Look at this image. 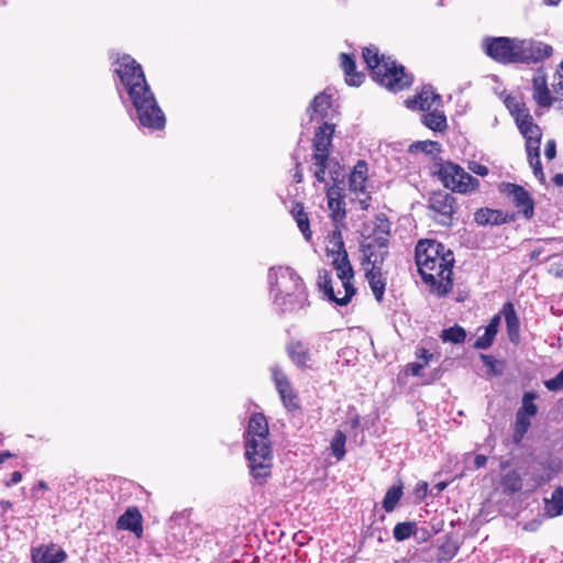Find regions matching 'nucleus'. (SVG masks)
<instances>
[{
  "label": "nucleus",
  "instance_id": "f257e3e1",
  "mask_svg": "<svg viewBox=\"0 0 563 563\" xmlns=\"http://www.w3.org/2000/svg\"><path fill=\"white\" fill-rule=\"evenodd\" d=\"M415 262L422 282L437 297L448 296L454 286L453 252L435 240H419L415 247Z\"/></svg>",
  "mask_w": 563,
  "mask_h": 563
},
{
  "label": "nucleus",
  "instance_id": "f03ea898",
  "mask_svg": "<svg viewBox=\"0 0 563 563\" xmlns=\"http://www.w3.org/2000/svg\"><path fill=\"white\" fill-rule=\"evenodd\" d=\"M244 448L252 476L260 485L265 484L272 474L273 448L264 413L254 412L250 417L244 433Z\"/></svg>",
  "mask_w": 563,
  "mask_h": 563
},
{
  "label": "nucleus",
  "instance_id": "7ed1b4c3",
  "mask_svg": "<svg viewBox=\"0 0 563 563\" xmlns=\"http://www.w3.org/2000/svg\"><path fill=\"white\" fill-rule=\"evenodd\" d=\"M362 56L373 80L387 90L398 92L412 85V75L406 71L405 66L396 63L389 56L380 54L376 46L364 47Z\"/></svg>",
  "mask_w": 563,
  "mask_h": 563
},
{
  "label": "nucleus",
  "instance_id": "20e7f679",
  "mask_svg": "<svg viewBox=\"0 0 563 563\" xmlns=\"http://www.w3.org/2000/svg\"><path fill=\"white\" fill-rule=\"evenodd\" d=\"M114 64V74L119 77L121 85L124 87L130 100L148 92L151 89L144 70L131 55L123 54L119 56Z\"/></svg>",
  "mask_w": 563,
  "mask_h": 563
},
{
  "label": "nucleus",
  "instance_id": "39448f33",
  "mask_svg": "<svg viewBox=\"0 0 563 563\" xmlns=\"http://www.w3.org/2000/svg\"><path fill=\"white\" fill-rule=\"evenodd\" d=\"M519 132L525 139L526 152L528 162L533 170V175L542 183H545V175L543 173L541 159H540V145L542 140V130L534 122L533 117L523 118L516 123Z\"/></svg>",
  "mask_w": 563,
  "mask_h": 563
},
{
  "label": "nucleus",
  "instance_id": "423d86ee",
  "mask_svg": "<svg viewBox=\"0 0 563 563\" xmlns=\"http://www.w3.org/2000/svg\"><path fill=\"white\" fill-rule=\"evenodd\" d=\"M438 178L444 188L452 192L466 195L478 189L479 180L464 170L459 164L453 162H443L439 165L437 172Z\"/></svg>",
  "mask_w": 563,
  "mask_h": 563
},
{
  "label": "nucleus",
  "instance_id": "0eeeda50",
  "mask_svg": "<svg viewBox=\"0 0 563 563\" xmlns=\"http://www.w3.org/2000/svg\"><path fill=\"white\" fill-rule=\"evenodd\" d=\"M142 126L153 131L163 130L166 124V118L158 106V102L152 91L144 92L131 100Z\"/></svg>",
  "mask_w": 563,
  "mask_h": 563
},
{
  "label": "nucleus",
  "instance_id": "6e6552de",
  "mask_svg": "<svg viewBox=\"0 0 563 563\" xmlns=\"http://www.w3.org/2000/svg\"><path fill=\"white\" fill-rule=\"evenodd\" d=\"M484 53L493 60L503 64H518V38L487 36L483 40Z\"/></svg>",
  "mask_w": 563,
  "mask_h": 563
},
{
  "label": "nucleus",
  "instance_id": "1a4fd4ad",
  "mask_svg": "<svg viewBox=\"0 0 563 563\" xmlns=\"http://www.w3.org/2000/svg\"><path fill=\"white\" fill-rule=\"evenodd\" d=\"M457 208L456 198L443 190L432 192L428 200L430 217L444 227L452 225Z\"/></svg>",
  "mask_w": 563,
  "mask_h": 563
},
{
  "label": "nucleus",
  "instance_id": "9d476101",
  "mask_svg": "<svg viewBox=\"0 0 563 563\" xmlns=\"http://www.w3.org/2000/svg\"><path fill=\"white\" fill-rule=\"evenodd\" d=\"M498 190L518 209V213L526 220L533 218L534 199L525 187L515 183H501L498 186Z\"/></svg>",
  "mask_w": 563,
  "mask_h": 563
},
{
  "label": "nucleus",
  "instance_id": "9b49d317",
  "mask_svg": "<svg viewBox=\"0 0 563 563\" xmlns=\"http://www.w3.org/2000/svg\"><path fill=\"white\" fill-rule=\"evenodd\" d=\"M553 54V47L533 38H518V64H538Z\"/></svg>",
  "mask_w": 563,
  "mask_h": 563
},
{
  "label": "nucleus",
  "instance_id": "f8f14e48",
  "mask_svg": "<svg viewBox=\"0 0 563 563\" xmlns=\"http://www.w3.org/2000/svg\"><path fill=\"white\" fill-rule=\"evenodd\" d=\"M332 266L335 269L336 277L341 280V285L344 289V294L340 301H338V305L346 306L356 294V288L353 285L354 271L349 260V255L344 254L341 257H333Z\"/></svg>",
  "mask_w": 563,
  "mask_h": 563
},
{
  "label": "nucleus",
  "instance_id": "ddd939ff",
  "mask_svg": "<svg viewBox=\"0 0 563 563\" xmlns=\"http://www.w3.org/2000/svg\"><path fill=\"white\" fill-rule=\"evenodd\" d=\"M273 380L286 410L289 412L301 410L300 397L287 375L280 369L274 368Z\"/></svg>",
  "mask_w": 563,
  "mask_h": 563
},
{
  "label": "nucleus",
  "instance_id": "4468645a",
  "mask_svg": "<svg viewBox=\"0 0 563 563\" xmlns=\"http://www.w3.org/2000/svg\"><path fill=\"white\" fill-rule=\"evenodd\" d=\"M327 205L330 210V219L334 227H340L346 218V202L343 188L338 184L327 187L325 190Z\"/></svg>",
  "mask_w": 563,
  "mask_h": 563
},
{
  "label": "nucleus",
  "instance_id": "2eb2a0df",
  "mask_svg": "<svg viewBox=\"0 0 563 563\" xmlns=\"http://www.w3.org/2000/svg\"><path fill=\"white\" fill-rule=\"evenodd\" d=\"M389 245H383L378 241H374L369 238H364L361 243V253H362V265H378L383 266L385 260L389 255Z\"/></svg>",
  "mask_w": 563,
  "mask_h": 563
},
{
  "label": "nucleus",
  "instance_id": "dca6fc26",
  "mask_svg": "<svg viewBox=\"0 0 563 563\" xmlns=\"http://www.w3.org/2000/svg\"><path fill=\"white\" fill-rule=\"evenodd\" d=\"M67 553L56 543L40 544L31 549L32 563H64Z\"/></svg>",
  "mask_w": 563,
  "mask_h": 563
},
{
  "label": "nucleus",
  "instance_id": "f3484780",
  "mask_svg": "<svg viewBox=\"0 0 563 563\" xmlns=\"http://www.w3.org/2000/svg\"><path fill=\"white\" fill-rule=\"evenodd\" d=\"M441 101V97L437 93L430 85L423 86L421 90L406 99V107L412 111H430L431 108Z\"/></svg>",
  "mask_w": 563,
  "mask_h": 563
},
{
  "label": "nucleus",
  "instance_id": "a211bd4d",
  "mask_svg": "<svg viewBox=\"0 0 563 563\" xmlns=\"http://www.w3.org/2000/svg\"><path fill=\"white\" fill-rule=\"evenodd\" d=\"M515 220V213L508 214L500 209L483 207L474 212V221L481 227L501 225Z\"/></svg>",
  "mask_w": 563,
  "mask_h": 563
},
{
  "label": "nucleus",
  "instance_id": "6ab92c4d",
  "mask_svg": "<svg viewBox=\"0 0 563 563\" xmlns=\"http://www.w3.org/2000/svg\"><path fill=\"white\" fill-rule=\"evenodd\" d=\"M365 278L369 285V288L378 303L384 299L386 285H387V273L383 272V266L378 265H366Z\"/></svg>",
  "mask_w": 563,
  "mask_h": 563
},
{
  "label": "nucleus",
  "instance_id": "aec40b11",
  "mask_svg": "<svg viewBox=\"0 0 563 563\" xmlns=\"http://www.w3.org/2000/svg\"><path fill=\"white\" fill-rule=\"evenodd\" d=\"M117 528L126 530L140 539L143 536V517L136 507L128 508L117 520Z\"/></svg>",
  "mask_w": 563,
  "mask_h": 563
},
{
  "label": "nucleus",
  "instance_id": "412c9836",
  "mask_svg": "<svg viewBox=\"0 0 563 563\" xmlns=\"http://www.w3.org/2000/svg\"><path fill=\"white\" fill-rule=\"evenodd\" d=\"M286 352L291 362L301 369L312 367V356L309 347L300 340H291L287 346Z\"/></svg>",
  "mask_w": 563,
  "mask_h": 563
},
{
  "label": "nucleus",
  "instance_id": "4be33fe9",
  "mask_svg": "<svg viewBox=\"0 0 563 563\" xmlns=\"http://www.w3.org/2000/svg\"><path fill=\"white\" fill-rule=\"evenodd\" d=\"M532 98L541 108H550L553 104V97L548 87L547 76L538 73L532 78Z\"/></svg>",
  "mask_w": 563,
  "mask_h": 563
},
{
  "label": "nucleus",
  "instance_id": "5701e85b",
  "mask_svg": "<svg viewBox=\"0 0 563 563\" xmlns=\"http://www.w3.org/2000/svg\"><path fill=\"white\" fill-rule=\"evenodd\" d=\"M367 180L368 165L364 159H358L350 174L349 188L355 195H364L366 191Z\"/></svg>",
  "mask_w": 563,
  "mask_h": 563
},
{
  "label": "nucleus",
  "instance_id": "b1692460",
  "mask_svg": "<svg viewBox=\"0 0 563 563\" xmlns=\"http://www.w3.org/2000/svg\"><path fill=\"white\" fill-rule=\"evenodd\" d=\"M334 124L323 122L316 132L312 140V150L313 152H323L331 153L332 150V139L334 134Z\"/></svg>",
  "mask_w": 563,
  "mask_h": 563
},
{
  "label": "nucleus",
  "instance_id": "393cba45",
  "mask_svg": "<svg viewBox=\"0 0 563 563\" xmlns=\"http://www.w3.org/2000/svg\"><path fill=\"white\" fill-rule=\"evenodd\" d=\"M499 313L505 318L507 334L510 342L518 344L520 340V322L514 303L509 301L504 303Z\"/></svg>",
  "mask_w": 563,
  "mask_h": 563
},
{
  "label": "nucleus",
  "instance_id": "a878e982",
  "mask_svg": "<svg viewBox=\"0 0 563 563\" xmlns=\"http://www.w3.org/2000/svg\"><path fill=\"white\" fill-rule=\"evenodd\" d=\"M373 231L366 238L373 239L374 241L383 243V245H389L390 241V221L385 213H379L375 217L373 222Z\"/></svg>",
  "mask_w": 563,
  "mask_h": 563
},
{
  "label": "nucleus",
  "instance_id": "bb28decb",
  "mask_svg": "<svg viewBox=\"0 0 563 563\" xmlns=\"http://www.w3.org/2000/svg\"><path fill=\"white\" fill-rule=\"evenodd\" d=\"M500 313H497L490 319L488 325L485 328L484 334L478 336L477 340L474 342L473 347L477 350H486L490 347L498 333Z\"/></svg>",
  "mask_w": 563,
  "mask_h": 563
},
{
  "label": "nucleus",
  "instance_id": "cd10ccee",
  "mask_svg": "<svg viewBox=\"0 0 563 563\" xmlns=\"http://www.w3.org/2000/svg\"><path fill=\"white\" fill-rule=\"evenodd\" d=\"M332 276L331 272L327 269H320L318 272V279H317V286L318 289L323 294V296L338 305V301H340L341 297V290H338V292L334 291L333 285H332Z\"/></svg>",
  "mask_w": 563,
  "mask_h": 563
},
{
  "label": "nucleus",
  "instance_id": "c85d7f7f",
  "mask_svg": "<svg viewBox=\"0 0 563 563\" xmlns=\"http://www.w3.org/2000/svg\"><path fill=\"white\" fill-rule=\"evenodd\" d=\"M292 218L295 219L300 232L302 233L306 241H311L312 231L310 229V221L308 212H306L303 203L296 201L290 210Z\"/></svg>",
  "mask_w": 563,
  "mask_h": 563
},
{
  "label": "nucleus",
  "instance_id": "c756f323",
  "mask_svg": "<svg viewBox=\"0 0 563 563\" xmlns=\"http://www.w3.org/2000/svg\"><path fill=\"white\" fill-rule=\"evenodd\" d=\"M332 107L331 96L325 92H320L311 100L309 106L310 120L312 121L313 114H318L321 118H325L328 115L329 109Z\"/></svg>",
  "mask_w": 563,
  "mask_h": 563
},
{
  "label": "nucleus",
  "instance_id": "7c9ffc66",
  "mask_svg": "<svg viewBox=\"0 0 563 563\" xmlns=\"http://www.w3.org/2000/svg\"><path fill=\"white\" fill-rule=\"evenodd\" d=\"M328 243L327 253L332 256V258L347 254L340 227H335V229L329 234Z\"/></svg>",
  "mask_w": 563,
  "mask_h": 563
},
{
  "label": "nucleus",
  "instance_id": "2f4dec72",
  "mask_svg": "<svg viewBox=\"0 0 563 563\" xmlns=\"http://www.w3.org/2000/svg\"><path fill=\"white\" fill-rule=\"evenodd\" d=\"M422 123L434 132H444L448 129L445 114L437 109L423 114Z\"/></svg>",
  "mask_w": 563,
  "mask_h": 563
},
{
  "label": "nucleus",
  "instance_id": "473e14b6",
  "mask_svg": "<svg viewBox=\"0 0 563 563\" xmlns=\"http://www.w3.org/2000/svg\"><path fill=\"white\" fill-rule=\"evenodd\" d=\"M505 104L516 123L531 114L526 103L517 97L508 96L505 99Z\"/></svg>",
  "mask_w": 563,
  "mask_h": 563
},
{
  "label": "nucleus",
  "instance_id": "72a5a7b5",
  "mask_svg": "<svg viewBox=\"0 0 563 563\" xmlns=\"http://www.w3.org/2000/svg\"><path fill=\"white\" fill-rule=\"evenodd\" d=\"M404 486L402 483L399 482L396 485H393L389 487L385 494V497L383 499L382 506L386 512H391L395 510L397 504L402 497L404 494Z\"/></svg>",
  "mask_w": 563,
  "mask_h": 563
},
{
  "label": "nucleus",
  "instance_id": "f704fd0d",
  "mask_svg": "<svg viewBox=\"0 0 563 563\" xmlns=\"http://www.w3.org/2000/svg\"><path fill=\"white\" fill-rule=\"evenodd\" d=\"M500 484L505 493L515 494L522 489V477L518 471L512 470L503 475Z\"/></svg>",
  "mask_w": 563,
  "mask_h": 563
},
{
  "label": "nucleus",
  "instance_id": "c9c22d12",
  "mask_svg": "<svg viewBox=\"0 0 563 563\" xmlns=\"http://www.w3.org/2000/svg\"><path fill=\"white\" fill-rule=\"evenodd\" d=\"M545 511L550 517L560 516L563 512V487H556L551 495V499H545Z\"/></svg>",
  "mask_w": 563,
  "mask_h": 563
},
{
  "label": "nucleus",
  "instance_id": "e433bc0d",
  "mask_svg": "<svg viewBox=\"0 0 563 563\" xmlns=\"http://www.w3.org/2000/svg\"><path fill=\"white\" fill-rule=\"evenodd\" d=\"M439 336L443 342L462 344L465 342L467 333L463 327L454 324L450 328L443 329Z\"/></svg>",
  "mask_w": 563,
  "mask_h": 563
},
{
  "label": "nucleus",
  "instance_id": "4c0bfd02",
  "mask_svg": "<svg viewBox=\"0 0 563 563\" xmlns=\"http://www.w3.org/2000/svg\"><path fill=\"white\" fill-rule=\"evenodd\" d=\"M531 427V421L529 417L523 416V413L516 412V421L514 424L512 432V441L516 444H520L523 440L525 435L529 431Z\"/></svg>",
  "mask_w": 563,
  "mask_h": 563
},
{
  "label": "nucleus",
  "instance_id": "58836bf2",
  "mask_svg": "<svg viewBox=\"0 0 563 563\" xmlns=\"http://www.w3.org/2000/svg\"><path fill=\"white\" fill-rule=\"evenodd\" d=\"M538 398V395L533 391H526L522 396L521 407L517 410L518 413H523V416L532 418L538 413V406L534 404V400Z\"/></svg>",
  "mask_w": 563,
  "mask_h": 563
},
{
  "label": "nucleus",
  "instance_id": "ea45409f",
  "mask_svg": "<svg viewBox=\"0 0 563 563\" xmlns=\"http://www.w3.org/2000/svg\"><path fill=\"white\" fill-rule=\"evenodd\" d=\"M417 532V523L412 521L398 522L393 530V536L397 541L409 539Z\"/></svg>",
  "mask_w": 563,
  "mask_h": 563
},
{
  "label": "nucleus",
  "instance_id": "a19ab883",
  "mask_svg": "<svg viewBox=\"0 0 563 563\" xmlns=\"http://www.w3.org/2000/svg\"><path fill=\"white\" fill-rule=\"evenodd\" d=\"M345 433L341 430H336L331 441V450L338 461L342 460L345 456Z\"/></svg>",
  "mask_w": 563,
  "mask_h": 563
},
{
  "label": "nucleus",
  "instance_id": "79ce46f5",
  "mask_svg": "<svg viewBox=\"0 0 563 563\" xmlns=\"http://www.w3.org/2000/svg\"><path fill=\"white\" fill-rule=\"evenodd\" d=\"M457 551L459 545L452 540H446L438 549V560L450 561L457 554Z\"/></svg>",
  "mask_w": 563,
  "mask_h": 563
},
{
  "label": "nucleus",
  "instance_id": "37998d69",
  "mask_svg": "<svg viewBox=\"0 0 563 563\" xmlns=\"http://www.w3.org/2000/svg\"><path fill=\"white\" fill-rule=\"evenodd\" d=\"M481 358L487 369L488 375L499 376L503 374V363L496 360L493 355L481 354Z\"/></svg>",
  "mask_w": 563,
  "mask_h": 563
},
{
  "label": "nucleus",
  "instance_id": "c03bdc74",
  "mask_svg": "<svg viewBox=\"0 0 563 563\" xmlns=\"http://www.w3.org/2000/svg\"><path fill=\"white\" fill-rule=\"evenodd\" d=\"M289 278L294 283L295 290L292 294H287L288 296H295L299 300H306L307 299V291H306V285L302 280V278L296 274H290Z\"/></svg>",
  "mask_w": 563,
  "mask_h": 563
},
{
  "label": "nucleus",
  "instance_id": "a18cd8bd",
  "mask_svg": "<svg viewBox=\"0 0 563 563\" xmlns=\"http://www.w3.org/2000/svg\"><path fill=\"white\" fill-rule=\"evenodd\" d=\"M345 81L349 86L358 87L363 84L365 75L362 71L356 70V66L353 70H345Z\"/></svg>",
  "mask_w": 563,
  "mask_h": 563
},
{
  "label": "nucleus",
  "instance_id": "49530a36",
  "mask_svg": "<svg viewBox=\"0 0 563 563\" xmlns=\"http://www.w3.org/2000/svg\"><path fill=\"white\" fill-rule=\"evenodd\" d=\"M439 143L435 141H419L410 145V151H421L431 154L433 148L438 147Z\"/></svg>",
  "mask_w": 563,
  "mask_h": 563
},
{
  "label": "nucleus",
  "instance_id": "de8ad7c7",
  "mask_svg": "<svg viewBox=\"0 0 563 563\" xmlns=\"http://www.w3.org/2000/svg\"><path fill=\"white\" fill-rule=\"evenodd\" d=\"M544 386L551 390H562L563 389V368L551 379L544 382Z\"/></svg>",
  "mask_w": 563,
  "mask_h": 563
},
{
  "label": "nucleus",
  "instance_id": "09e8293b",
  "mask_svg": "<svg viewBox=\"0 0 563 563\" xmlns=\"http://www.w3.org/2000/svg\"><path fill=\"white\" fill-rule=\"evenodd\" d=\"M552 263L549 267V273L558 276L563 277V256L562 255H555L551 257Z\"/></svg>",
  "mask_w": 563,
  "mask_h": 563
},
{
  "label": "nucleus",
  "instance_id": "8fccbe9b",
  "mask_svg": "<svg viewBox=\"0 0 563 563\" xmlns=\"http://www.w3.org/2000/svg\"><path fill=\"white\" fill-rule=\"evenodd\" d=\"M331 153L313 152L312 159L316 168L328 169Z\"/></svg>",
  "mask_w": 563,
  "mask_h": 563
},
{
  "label": "nucleus",
  "instance_id": "3c124183",
  "mask_svg": "<svg viewBox=\"0 0 563 563\" xmlns=\"http://www.w3.org/2000/svg\"><path fill=\"white\" fill-rule=\"evenodd\" d=\"M340 62H341V68L343 69V71L353 70V67H355V65H356L353 54L341 53Z\"/></svg>",
  "mask_w": 563,
  "mask_h": 563
},
{
  "label": "nucleus",
  "instance_id": "603ef678",
  "mask_svg": "<svg viewBox=\"0 0 563 563\" xmlns=\"http://www.w3.org/2000/svg\"><path fill=\"white\" fill-rule=\"evenodd\" d=\"M427 366V362H413L407 365V373L412 376H420L421 371Z\"/></svg>",
  "mask_w": 563,
  "mask_h": 563
},
{
  "label": "nucleus",
  "instance_id": "864d4df0",
  "mask_svg": "<svg viewBox=\"0 0 563 563\" xmlns=\"http://www.w3.org/2000/svg\"><path fill=\"white\" fill-rule=\"evenodd\" d=\"M468 168L471 172H473L474 174L478 175V176H487L489 170H488V167L485 166V165H482L479 163H476V162H473L468 165Z\"/></svg>",
  "mask_w": 563,
  "mask_h": 563
},
{
  "label": "nucleus",
  "instance_id": "5fc2aeb1",
  "mask_svg": "<svg viewBox=\"0 0 563 563\" xmlns=\"http://www.w3.org/2000/svg\"><path fill=\"white\" fill-rule=\"evenodd\" d=\"M416 356L418 358V362H427V366H428L430 361L433 357V354L430 353L427 349L420 347L416 351Z\"/></svg>",
  "mask_w": 563,
  "mask_h": 563
},
{
  "label": "nucleus",
  "instance_id": "6e6d98bb",
  "mask_svg": "<svg viewBox=\"0 0 563 563\" xmlns=\"http://www.w3.org/2000/svg\"><path fill=\"white\" fill-rule=\"evenodd\" d=\"M544 155L548 159H553L556 156V143L554 140H549L545 144Z\"/></svg>",
  "mask_w": 563,
  "mask_h": 563
},
{
  "label": "nucleus",
  "instance_id": "4d7b16f0",
  "mask_svg": "<svg viewBox=\"0 0 563 563\" xmlns=\"http://www.w3.org/2000/svg\"><path fill=\"white\" fill-rule=\"evenodd\" d=\"M559 81L554 85V90L561 98H563V64L560 65L558 70Z\"/></svg>",
  "mask_w": 563,
  "mask_h": 563
},
{
  "label": "nucleus",
  "instance_id": "13d9d810",
  "mask_svg": "<svg viewBox=\"0 0 563 563\" xmlns=\"http://www.w3.org/2000/svg\"><path fill=\"white\" fill-rule=\"evenodd\" d=\"M487 463V456L484 454H477L474 457V467L475 470H479L484 467Z\"/></svg>",
  "mask_w": 563,
  "mask_h": 563
},
{
  "label": "nucleus",
  "instance_id": "bf43d9fd",
  "mask_svg": "<svg viewBox=\"0 0 563 563\" xmlns=\"http://www.w3.org/2000/svg\"><path fill=\"white\" fill-rule=\"evenodd\" d=\"M294 180L296 184H300L303 180V174L300 162L296 163L295 166V173H294Z\"/></svg>",
  "mask_w": 563,
  "mask_h": 563
},
{
  "label": "nucleus",
  "instance_id": "052dcab7",
  "mask_svg": "<svg viewBox=\"0 0 563 563\" xmlns=\"http://www.w3.org/2000/svg\"><path fill=\"white\" fill-rule=\"evenodd\" d=\"M22 481V473L19 471H15L11 474V478L5 482V486L10 487L12 485H15Z\"/></svg>",
  "mask_w": 563,
  "mask_h": 563
},
{
  "label": "nucleus",
  "instance_id": "680f3d73",
  "mask_svg": "<svg viewBox=\"0 0 563 563\" xmlns=\"http://www.w3.org/2000/svg\"><path fill=\"white\" fill-rule=\"evenodd\" d=\"M365 197L360 199V207L362 210H367L369 208V202L372 200V197L369 194H364Z\"/></svg>",
  "mask_w": 563,
  "mask_h": 563
},
{
  "label": "nucleus",
  "instance_id": "e2e57ef3",
  "mask_svg": "<svg viewBox=\"0 0 563 563\" xmlns=\"http://www.w3.org/2000/svg\"><path fill=\"white\" fill-rule=\"evenodd\" d=\"M325 173H327V169L316 168V170H314V177H316V179H317L319 183H324V181H325Z\"/></svg>",
  "mask_w": 563,
  "mask_h": 563
},
{
  "label": "nucleus",
  "instance_id": "0e129e2a",
  "mask_svg": "<svg viewBox=\"0 0 563 563\" xmlns=\"http://www.w3.org/2000/svg\"><path fill=\"white\" fill-rule=\"evenodd\" d=\"M543 254V249L542 247H536L531 251L530 253V260L531 261H537L539 260V257Z\"/></svg>",
  "mask_w": 563,
  "mask_h": 563
},
{
  "label": "nucleus",
  "instance_id": "69168bd1",
  "mask_svg": "<svg viewBox=\"0 0 563 563\" xmlns=\"http://www.w3.org/2000/svg\"><path fill=\"white\" fill-rule=\"evenodd\" d=\"M553 183H554L558 187H562V186H563V174H556V175L553 177Z\"/></svg>",
  "mask_w": 563,
  "mask_h": 563
},
{
  "label": "nucleus",
  "instance_id": "338daca9",
  "mask_svg": "<svg viewBox=\"0 0 563 563\" xmlns=\"http://www.w3.org/2000/svg\"><path fill=\"white\" fill-rule=\"evenodd\" d=\"M13 454L9 451L0 453V464H2L7 459L12 457Z\"/></svg>",
  "mask_w": 563,
  "mask_h": 563
},
{
  "label": "nucleus",
  "instance_id": "774afa93",
  "mask_svg": "<svg viewBox=\"0 0 563 563\" xmlns=\"http://www.w3.org/2000/svg\"><path fill=\"white\" fill-rule=\"evenodd\" d=\"M543 2L548 5H558L561 0H543Z\"/></svg>",
  "mask_w": 563,
  "mask_h": 563
}]
</instances>
